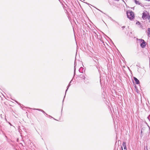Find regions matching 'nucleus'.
<instances>
[{
	"label": "nucleus",
	"instance_id": "15",
	"mask_svg": "<svg viewBox=\"0 0 150 150\" xmlns=\"http://www.w3.org/2000/svg\"><path fill=\"white\" fill-rule=\"evenodd\" d=\"M85 78H85V77H84V78L83 79H85Z\"/></svg>",
	"mask_w": 150,
	"mask_h": 150
},
{
	"label": "nucleus",
	"instance_id": "1",
	"mask_svg": "<svg viewBox=\"0 0 150 150\" xmlns=\"http://www.w3.org/2000/svg\"><path fill=\"white\" fill-rule=\"evenodd\" d=\"M127 17L130 20H132L134 17V13L132 11H128L127 12Z\"/></svg>",
	"mask_w": 150,
	"mask_h": 150
},
{
	"label": "nucleus",
	"instance_id": "11",
	"mask_svg": "<svg viewBox=\"0 0 150 150\" xmlns=\"http://www.w3.org/2000/svg\"><path fill=\"white\" fill-rule=\"evenodd\" d=\"M135 1L136 4H138L139 3V2L138 1Z\"/></svg>",
	"mask_w": 150,
	"mask_h": 150
},
{
	"label": "nucleus",
	"instance_id": "5",
	"mask_svg": "<svg viewBox=\"0 0 150 150\" xmlns=\"http://www.w3.org/2000/svg\"><path fill=\"white\" fill-rule=\"evenodd\" d=\"M134 81H135L136 83L137 84H138L139 83V80L137 78L134 77Z\"/></svg>",
	"mask_w": 150,
	"mask_h": 150
},
{
	"label": "nucleus",
	"instance_id": "7",
	"mask_svg": "<svg viewBox=\"0 0 150 150\" xmlns=\"http://www.w3.org/2000/svg\"><path fill=\"white\" fill-rule=\"evenodd\" d=\"M137 40L139 41V42H140V43H141V44L142 42V41L141 40H143L142 39H137Z\"/></svg>",
	"mask_w": 150,
	"mask_h": 150
},
{
	"label": "nucleus",
	"instance_id": "12",
	"mask_svg": "<svg viewBox=\"0 0 150 150\" xmlns=\"http://www.w3.org/2000/svg\"><path fill=\"white\" fill-rule=\"evenodd\" d=\"M136 24H139V22H137L136 23Z\"/></svg>",
	"mask_w": 150,
	"mask_h": 150
},
{
	"label": "nucleus",
	"instance_id": "6",
	"mask_svg": "<svg viewBox=\"0 0 150 150\" xmlns=\"http://www.w3.org/2000/svg\"><path fill=\"white\" fill-rule=\"evenodd\" d=\"M147 32L148 35H150V28H149L147 30Z\"/></svg>",
	"mask_w": 150,
	"mask_h": 150
},
{
	"label": "nucleus",
	"instance_id": "16",
	"mask_svg": "<svg viewBox=\"0 0 150 150\" xmlns=\"http://www.w3.org/2000/svg\"><path fill=\"white\" fill-rule=\"evenodd\" d=\"M122 150H123V148H122Z\"/></svg>",
	"mask_w": 150,
	"mask_h": 150
},
{
	"label": "nucleus",
	"instance_id": "4",
	"mask_svg": "<svg viewBox=\"0 0 150 150\" xmlns=\"http://www.w3.org/2000/svg\"><path fill=\"white\" fill-rule=\"evenodd\" d=\"M123 146V147L124 149V150H127L126 146V143L125 142H124L122 144V145Z\"/></svg>",
	"mask_w": 150,
	"mask_h": 150
},
{
	"label": "nucleus",
	"instance_id": "9",
	"mask_svg": "<svg viewBox=\"0 0 150 150\" xmlns=\"http://www.w3.org/2000/svg\"><path fill=\"white\" fill-rule=\"evenodd\" d=\"M37 110H40V111H42V112H44H44H44V111H43V110H42L39 109H37Z\"/></svg>",
	"mask_w": 150,
	"mask_h": 150
},
{
	"label": "nucleus",
	"instance_id": "2",
	"mask_svg": "<svg viewBox=\"0 0 150 150\" xmlns=\"http://www.w3.org/2000/svg\"><path fill=\"white\" fill-rule=\"evenodd\" d=\"M148 16H149V15H148L147 12H144L143 13L142 18L143 19H145L147 18V17Z\"/></svg>",
	"mask_w": 150,
	"mask_h": 150
},
{
	"label": "nucleus",
	"instance_id": "3",
	"mask_svg": "<svg viewBox=\"0 0 150 150\" xmlns=\"http://www.w3.org/2000/svg\"><path fill=\"white\" fill-rule=\"evenodd\" d=\"M141 40L143 42L141 44V46L142 48H144L145 47L146 45V42L144 40Z\"/></svg>",
	"mask_w": 150,
	"mask_h": 150
},
{
	"label": "nucleus",
	"instance_id": "14",
	"mask_svg": "<svg viewBox=\"0 0 150 150\" xmlns=\"http://www.w3.org/2000/svg\"><path fill=\"white\" fill-rule=\"evenodd\" d=\"M74 71H75L76 69H75V67H74Z\"/></svg>",
	"mask_w": 150,
	"mask_h": 150
},
{
	"label": "nucleus",
	"instance_id": "13",
	"mask_svg": "<svg viewBox=\"0 0 150 150\" xmlns=\"http://www.w3.org/2000/svg\"><path fill=\"white\" fill-rule=\"evenodd\" d=\"M125 26H122V29H123L125 28Z\"/></svg>",
	"mask_w": 150,
	"mask_h": 150
},
{
	"label": "nucleus",
	"instance_id": "10",
	"mask_svg": "<svg viewBox=\"0 0 150 150\" xmlns=\"http://www.w3.org/2000/svg\"><path fill=\"white\" fill-rule=\"evenodd\" d=\"M70 86V84H69V85L68 86H67V90H66V92H67V89H68V88L69 87V86Z\"/></svg>",
	"mask_w": 150,
	"mask_h": 150
},
{
	"label": "nucleus",
	"instance_id": "8",
	"mask_svg": "<svg viewBox=\"0 0 150 150\" xmlns=\"http://www.w3.org/2000/svg\"><path fill=\"white\" fill-rule=\"evenodd\" d=\"M147 18V19L149 21H150V16H148Z\"/></svg>",
	"mask_w": 150,
	"mask_h": 150
}]
</instances>
